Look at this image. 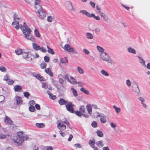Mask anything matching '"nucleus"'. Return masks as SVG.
<instances>
[{"label":"nucleus","instance_id":"f257e3e1","mask_svg":"<svg viewBox=\"0 0 150 150\" xmlns=\"http://www.w3.org/2000/svg\"><path fill=\"white\" fill-rule=\"evenodd\" d=\"M21 29L22 30L25 37L27 39L32 42L35 41L34 38L31 35H30L31 32V29L27 25L26 23H23V27L21 25Z\"/></svg>","mask_w":150,"mask_h":150},{"label":"nucleus","instance_id":"f03ea898","mask_svg":"<svg viewBox=\"0 0 150 150\" xmlns=\"http://www.w3.org/2000/svg\"><path fill=\"white\" fill-rule=\"evenodd\" d=\"M27 135H23L22 132H19L18 133L17 136L13 137V140L17 146H21L24 140L27 139Z\"/></svg>","mask_w":150,"mask_h":150},{"label":"nucleus","instance_id":"7ed1b4c3","mask_svg":"<svg viewBox=\"0 0 150 150\" xmlns=\"http://www.w3.org/2000/svg\"><path fill=\"white\" fill-rule=\"evenodd\" d=\"M100 56L102 59L105 61L107 62L108 63L113 64H115L114 62L111 59L110 56L106 52H104L100 54Z\"/></svg>","mask_w":150,"mask_h":150},{"label":"nucleus","instance_id":"20e7f679","mask_svg":"<svg viewBox=\"0 0 150 150\" xmlns=\"http://www.w3.org/2000/svg\"><path fill=\"white\" fill-rule=\"evenodd\" d=\"M80 12L82 13L83 14L85 15L88 17H93L97 21H99L100 20V17L98 16H96L93 13L90 14L85 10H81L80 11Z\"/></svg>","mask_w":150,"mask_h":150},{"label":"nucleus","instance_id":"39448f33","mask_svg":"<svg viewBox=\"0 0 150 150\" xmlns=\"http://www.w3.org/2000/svg\"><path fill=\"white\" fill-rule=\"evenodd\" d=\"M85 111V108L84 106L82 105L81 106L79 109V111H76L75 113L76 115L79 117H81L82 115L83 116L85 117H88L89 116L88 115H86L84 114Z\"/></svg>","mask_w":150,"mask_h":150},{"label":"nucleus","instance_id":"423d86ee","mask_svg":"<svg viewBox=\"0 0 150 150\" xmlns=\"http://www.w3.org/2000/svg\"><path fill=\"white\" fill-rule=\"evenodd\" d=\"M35 11L37 12L38 16L40 18L43 19L46 17L45 13L42 7L41 8L36 9Z\"/></svg>","mask_w":150,"mask_h":150},{"label":"nucleus","instance_id":"0eeeda50","mask_svg":"<svg viewBox=\"0 0 150 150\" xmlns=\"http://www.w3.org/2000/svg\"><path fill=\"white\" fill-rule=\"evenodd\" d=\"M64 49L70 52H73L74 54H77L78 52L75 51L73 48L71 47L69 45L66 44L64 46Z\"/></svg>","mask_w":150,"mask_h":150},{"label":"nucleus","instance_id":"6e6552de","mask_svg":"<svg viewBox=\"0 0 150 150\" xmlns=\"http://www.w3.org/2000/svg\"><path fill=\"white\" fill-rule=\"evenodd\" d=\"M14 101L16 102V105H20L22 104L23 100L21 97L16 96L14 98Z\"/></svg>","mask_w":150,"mask_h":150},{"label":"nucleus","instance_id":"1a4fd4ad","mask_svg":"<svg viewBox=\"0 0 150 150\" xmlns=\"http://www.w3.org/2000/svg\"><path fill=\"white\" fill-rule=\"evenodd\" d=\"M74 105L71 102L68 103L66 105V107L67 110L73 113L74 112V110L73 107Z\"/></svg>","mask_w":150,"mask_h":150},{"label":"nucleus","instance_id":"9d476101","mask_svg":"<svg viewBox=\"0 0 150 150\" xmlns=\"http://www.w3.org/2000/svg\"><path fill=\"white\" fill-rule=\"evenodd\" d=\"M57 127L60 130L64 131L66 129V126L63 124L62 122L58 123L57 124Z\"/></svg>","mask_w":150,"mask_h":150},{"label":"nucleus","instance_id":"9b49d317","mask_svg":"<svg viewBox=\"0 0 150 150\" xmlns=\"http://www.w3.org/2000/svg\"><path fill=\"white\" fill-rule=\"evenodd\" d=\"M137 57L139 59V63L143 67H146V65L145 64V61L143 58L139 56H137Z\"/></svg>","mask_w":150,"mask_h":150},{"label":"nucleus","instance_id":"f8f14e48","mask_svg":"<svg viewBox=\"0 0 150 150\" xmlns=\"http://www.w3.org/2000/svg\"><path fill=\"white\" fill-rule=\"evenodd\" d=\"M66 5L67 8L70 10L75 11V8L69 2H67L66 3Z\"/></svg>","mask_w":150,"mask_h":150},{"label":"nucleus","instance_id":"ddd939ff","mask_svg":"<svg viewBox=\"0 0 150 150\" xmlns=\"http://www.w3.org/2000/svg\"><path fill=\"white\" fill-rule=\"evenodd\" d=\"M5 122L6 123L10 125H13V122L11 120L10 118L6 116L4 119Z\"/></svg>","mask_w":150,"mask_h":150},{"label":"nucleus","instance_id":"4468645a","mask_svg":"<svg viewBox=\"0 0 150 150\" xmlns=\"http://www.w3.org/2000/svg\"><path fill=\"white\" fill-rule=\"evenodd\" d=\"M19 21H14L12 23V25L14 27L16 28V30L18 29L19 27H20V28H21V25L23 27L22 25H19Z\"/></svg>","mask_w":150,"mask_h":150},{"label":"nucleus","instance_id":"2eb2a0df","mask_svg":"<svg viewBox=\"0 0 150 150\" xmlns=\"http://www.w3.org/2000/svg\"><path fill=\"white\" fill-rule=\"evenodd\" d=\"M40 2V0H35V9L41 8L42 7L39 4Z\"/></svg>","mask_w":150,"mask_h":150},{"label":"nucleus","instance_id":"dca6fc26","mask_svg":"<svg viewBox=\"0 0 150 150\" xmlns=\"http://www.w3.org/2000/svg\"><path fill=\"white\" fill-rule=\"evenodd\" d=\"M127 50L129 53L134 54H135L137 53L136 50L131 47H129L127 48Z\"/></svg>","mask_w":150,"mask_h":150},{"label":"nucleus","instance_id":"f3484780","mask_svg":"<svg viewBox=\"0 0 150 150\" xmlns=\"http://www.w3.org/2000/svg\"><path fill=\"white\" fill-rule=\"evenodd\" d=\"M100 15L103 18L104 21L107 22L109 20V18L108 16L103 13H101V14Z\"/></svg>","mask_w":150,"mask_h":150},{"label":"nucleus","instance_id":"a211bd4d","mask_svg":"<svg viewBox=\"0 0 150 150\" xmlns=\"http://www.w3.org/2000/svg\"><path fill=\"white\" fill-rule=\"evenodd\" d=\"M33 75L36 78H37V79L39 80H40L41 81H43L44 78L43 77L41 76L39 74H38L36 73H34L33 74Z\"/></svg>","mask_w":150,"mask_h":150},{"label":"nucleus","instance_id":"6ab92c4d","mask_svg":"<svg viewBox=\"0 0 150 150\" xmlns=\"http://www.w3.org/2000/svg\"><path fill=\"white\" fill-rule=\"evenodd\" d=\"M134 83L136 85L137 87H136L135 88L133 89V91L134 92L136 93L137 94H139L140 93V91L137 82H134Z\"/></svg>","mask_w":150,"mask_h":150},{"label":"nucleus","instance_id":"aec40b11","mask_svg":"<svg viewBox=\"0 0 150 150\" xmlns=\"http://www.w3.org/2000/svg\"><path fill=\"white\" fill-rule=\"evenodd\" d=\"M14 89L15 91L21 92L22 91V87L21 86L17 85L14 87Z\"/></svg>","mask_w":150,"mask_h":150},{"label":"nucleus","instance_id":"412c9836","mask_svg":"<svg viewBox=\"0 0 150 150\" xmlns=\"http://www.w3.org/2000/svg\"><path fill=\"white\" fill-rule=\"evenodd\" d=\"M29 53V52L28 51L23 50V52L22 54H23V58H26L28 57V54Z\"/></svg>","mask_w":150,"mask_h":150},{"label":"nucleus","instance_id":"4be33fe9","mask_svg":"<svg viewBox=\"0 0 150 150\" xmlns=\"http://www.w3.org/2000/svg\"><path fill=\"white\" fill-rule=\"evenodd\" d=\"M103 141L102 140H100L99 141L97 142L96 143V144L99 147H102L104 146V144L103 143Z\"/></svg>","mask_w":150,"mask_h":150},{"label":"nucleus","instance_id":"5701e85b","mask_svg":"<svg viewBox=\"0 0 150 150\" xmlns=\"http://www.w3.org/2000/svg\"><path fill=\"white\" fill-rule=\"evenodd\" d=\"M45 71L46 73L48 74L51 76L52 77L53 76V74L51 71L50 69L49 68L46 69H45Z\"/></svg>","mask_w":150,"mask_h":150},{"label":"nucleus","instance_id":"b1692460","mask_svg":"<svg viewBox=\"0 0 150 150\" xmlns=\"http://www.w3.org/2000/svg\"><path fill=\"white\" fill-rule=\"evenodd\" d=\"M59 103L61 105H64L68 102L67 100H65L63 98H60L58 101Z\"/></svg>","mask_w":150,"mask_h":150},{"label":"nucleus","instance_id":"393cba45","mask_svg":"<svg viewBox=\"0 0 150 150\" xmlns=\"http://www.w3.org/2000/svg\"><path fill=\"white\" fill-rule=\"evenodd\" d=\"M86 109L88 113L91 115L92 113V108L90 105H87Z\"/></svg>","mask_w":150,"mask_h":150},{"label":"nucleus","instance_id":"a878e982","mask_svg":"<svg viewBox=\"0 0 150 150\" xmlns=\"http://www.w3.org/2000/svg\"><path fill=\"white\" fill-rule=\"evenodd\" d=\"M70 79L72 81H71L70 80V81H69V82L73 84H75L77 83V82L76 81L75 79L72 76H70Z\"/></svg>","mask_w":150,"mask_h":150},{"label":"nucleus","instance_id":"bb28decb","mask_svg":"<svg viewBox=\"0 0 150 150\" xmlns=\"http://www.w3.org/2000/svg\"><path fill=\"white\" fill-rule=\"evenodd\" d=\"M113 108L115 109V112L117 114H118L121 111V109L117 107L116 105H114L113 106Z\"/></svg>","mask_w":150,"mask_h":150},{"label":"nucleus","instance_id":"cd10ccee","mask_svg":"<svg viewBox=\"0 0 150 150\" xmlns=\"http://www.w3.org/2000/svg\"><path fill=\"white\" fill-rule=\"evenodd\" d=\"M80 90L81 92L86 95H88L89 93V91L83 87L81 88L80 89Z\"/></svg>","mask_w":150,"mask_h":150},{"label":"nucleus","instance_id":"c85d7f7f","mask_svg":"<svg viewBox=\"0 0 150 150\" xmlns=\"http://www.w3.org/2000/svg\"><path fill=\"white\" fill-rule=\"evenodd\" d=\"M86 38L88 39H93V37L92 34L89 33H87L86 34Z\"/></svg>","mask_w":150,"mask_h":150},{"label":"nucleus","instance_id":"c756f323","mask_svg":"<svg viewBox=\"0 0 150 150\" xmlns=\"http://www.w3.org/2000/svg\"><path fill=\"white\" fill-rule=\"evenodd\" d=\"M101 73L104 76L108 77L109 76V74L105 70L103 69L101 71Z\"/></svg>","mask_w":150,"mask_h":150},{"label":"nucleus","instance_id":"7c9ffc66","mask_svg":"<svg viewBox=\"0 0 150 150\" xmlns=\"http://www.w3.org/2000/svg\"><path fill=\"white\" fill-rule=\"evenodd\" d=\"M96 48L101 53L104 52L105 50L102 47L98 45L97 46Z\"/></svg>","mask_w":150,"mask_h":150},{"label":"nucleus","instance_id":"2f4dec72","mask_svg":"<svg viewBox=\"0 0 150 150\" xmlns=\"http://www.w3.org/2000/svg\"><path fill=\"white\" fill-rule=\"evenodd\" d=\"M71 90L72 91V92L73 93V96L75 97H76L78 96V93H77V92L73 88H71Z\"/></svg>","mask_w":150,"mask_h":150},{"label":"nucleus","instance_id":"473e14b6","mask_svg":"<svg viewBox=\"0 0 150 150\" xmlns=\"http://www.w3.org/2000/svg\"><path fill=\"white\" fill-rule=\"evenodd\" d=\"M36 126L39 128H43L45 127L44 124L43 123H36L35 124Z\"/></svg>","mask_w":150,"mask_h":150},{"label":"nucleus","instance_id":"72a5a7b5","mask_svg":"<svg viewBox=\"0 0 150 150\" xmlns=\"http://www.w3.org/2000/svg\"><path fill=\"white\" fill-rule=\"evenodd\" d=\"M33 46L34 49L36 50H38L40 47L39 45H38L36 43H33Z\"/></svg>","mask_w":150,"mask_h":150},{"label":"nucleus","instance_id":"f704fd0d","mask_svg":"<svg viewBox=\"0 0 150 150\" xmlns=\"http://www.w3.org/2000/svg\"><path fill=\"white\" fill-rule=\"evenodd\" d=\"M106 116L105 115L103 116V117H101L100 119V121L101 123H105L106 122Z\"/></svg>","mask_w":150,"mask_h":150},{"label":"nucleus","instance_id":"c9c22d12","mask_svg":"<svg viewBox=\"0 0 150 150\" xmlns=\"http://www.w3.org/2000/svg\"><path fill=\"white\" fill-rule=\"evenodd\" d=\"M48 49L47 52L49 53H50L52 54H54V50L51 48H50L48 46H47Z\"/></svg>","mask_w":150,"mask_h":150},{"label":"nucleus","instance_id":"e433bc0d","mask_svg":"<svg viewBox=\"0 0 150 150\" xmlns=\"http://www.w3.org/2000/svg\"><path fill=\"white\" fill-rule=\"evenodd\" d=\"M23 52V50H22L21 49H18L15 51V52L18 55H19L22 54Z\"/></svg>","mask_w":150,"mask_h":150},{"label":"nucleus","instance_id":"4c0bfd02","mask_svg":"<svg viewBox=\"0 0 150 150\" xmlns=\"http://www.w3.org/2000/svg\"><path fill=\"white\" fill-rule=\"evenodd\" d=\"M96 7V10L97 11H96V12L97 13H99L100 15H101V13H103L101 11V8L98 6V5H97Z\"/></svg>","mask_w":150,"mask_h":150},{"label":"nucleus","instance_id":"58836bf2","mask_svg":"<svg viewBox=\"0 0 150 150\" xmlns=\"http://www.w3.org/2000/svg\"><path fill=\"white\" fill-rule=\"evenodd\" d=\"M96 134L97 135L100 137H102L103 136V132L100 130H98L96 132Z\"/></svg>","mask_w":150,"mask_h":150},{"label":"nucleus","instance_id":"ea45409f","mask_svg":"<svg viewBox=\"0 0 150 150\" xmlns=\"http://www.w3.org/2000/svg\"><path fill=\"white\" fill-rule=\"evenodd\" d=\"M77 70L79 73L81 74H83L84 72V71L82 69L81 67H78L77 68Z\"/></svg>","mask_w":150,"mask_h":150},{"label":"nucleus","instance_id":"a19ab883","mask_svg":"<svg viewBox=\"0 0 150 150\" xmlns=\"http://www.w3.org/2000/svg\"><path fill=\"white\" fill-rule=\"evenodd\" d=\"M95 142V141H94L93 140H90L89 141V144L90 145V146L92 147H94Z\"/></svg>","mask_w":150,"mask_h":150},{"label":"nucleus","instance_id":"79ce46f5","mask_svg":"<svg viewBox=\"0 0 150 150\" xmlns=\"http://www.w3.org/2000/svg\"><path fill=\"white\" fill-rule=\"evenodd\" d=\"M42 87L45 89H47L48 88V86L46 83H43L42 84Z\"/></svg>","mask_w":150,"mask_h":150},{"label":"nucleus","instance_id":"37998d69","mask_svg":"<svg viewBox=\"0 0 150 150\" xmlns=\"http://www.w3.org/2000/svg\"><path fill=\"white\" fill-rule=\"evenodd\" d=\"M34 33L35 35L37 37H40V35L38 31L36 29L34 30Z\"/></svg>","mask_w":150,"mask_h":150},{"label":"nucleus","instance_id":"c03bdc74","mask_svg":"<svg viewBox=\"0 0 150 150\" xmlns=\"http://www.w3.org/2000/svg\"><path fill=\"white\" fill-rule=\"evenodd\" d=\"M6 137V135L4 134L0 133V139H5Z\"/></svg>","mask_w":150,"mask_h":150},{"label":"nucleus","instance_id":"a18cd8bd","mask_svg":"<svg viewBox=\"0 0 150 150\" xmlns=\"http://www.w3.org/2000/svg\"><path fill=\"white\" fill-rule=\"evenodd\" d=\"M46 67V64L44 62H43L40 64V67L41 68L44 69Z\"/></svg>","mask_w":150,"mask_h":150},{"label":"nucleus","instance_id":"49530a36","mask_svg":"<svg viewBox=\"0 0 150 150\" xmlns=\"http://www.w3.org/2000/svg\"><path fill=\"white\" fill-rule=\"evenodd\" d=\"M45 150H53V148L52 146H47L45 148Z\"/></svg>","mask_w":150,"mask_h":150},{"label":"nucleus","instance_id":"de8ad7c7","mask_svg":"<svg viewBox=\"0 0 150 150\" xmlns=\"http://www.w3.org/2000/svg\"><path fill=\"white\" fill-rule=\"evenodd\" d=\"M97 123L95 121H93L92 122L91 125L93 127H97Z\"/></svg>","mask_w":150,"mask_h":150},{"label":"nucleus","instance_id":"09e8293b","mask_svg":"<svg viewBox=\"0 0 150 150\" xmlns=\"http://www.w3.org/2000/svg\"><path fill=\"white\" fill-rule=\"evenodd\" d=\"M131 82L129 79L126 80V84L128 87H130L131 86Z\"/></svg>","mask_w":150,"mask_h":150},{"label":"nucleus","instance_id":"8fccbe9b","mask_svg":"<svg viewBox=\"0 0 150 150\" xmlns=\"http://www.w3.org/2000/svg\"><path fill=\"white\" fill-rule=\"evenodd\" d=\"M29 110L31 112H34L35 109V107L33 106H30L29 107Z\"/></svg>","mask_w":150,"mask_h":150},{"label":"nucleus","instance_id":"3c124183","mask_svg":"<svg viewBox=\"0 0 150 150\" xmlns=\"http://www.w3.org/2000/svg\"><path fill=\"white\" fill-rule=\"evenodd\" d=\"M63 77L64 78L66 79L69 82V81H70V79L69 78V76L67 74H65Z\"/></svg>","mask_w":150,"mask_h":150},{"label":"nucleus","instance_id":"603ef678","mask_svg":"<svg viewBox=\"0 0 150 150\" xmlns=\"http://www.w3.org/2000/svg\"><path fill=\"white\" fill-rule=\"evenodd\" d=\"M17 15L16 14H15L14 16L13 20L14 21H18L19 18L17 17Z\"/></svg>","mask_w":150,"mask_h":150},{"label":"nucleus","instance_id":"864d4df0","mask_svg":"<svg viewBox=\"0 0 150 150\" xmlns=\"http://www.w3.org/2000/svg\"><path fill=\"white\" fill-rule=\"evenodd\" d=\"M30 94L28 92H25L24 93V96L25 97H26L27 98H28L29 96H30Z\"/></svg>","mask_w":150,"mask_h":150},{"label":"nucleus","instance_id":"5fc2aeb1","mask_svg":"<svg viewBox=\"0 0 150 150\" xmlns=\"http://www.w3.org/2000/svg\"><path fill=\"white\" fill-rule=\"evenodd\" d=\"M50 98L53 100L55 99L56 98V96L54 95L53 94H52L49 96Z\"/></svg>","mask_w":150,"mask_h":150},{"label":"nucleus","instance_id":"6e6d98bb","mask_svg":"<svg viewBox=\"0 0 150 150\" xmlns=\"http://www.w3.org/2000/svg\"><path fill=\"white\" fill-rule=\"evenodd\" d=\"M6 68L3 66L0 67V70L2 72H4L6 70Z\"/></svg>","mask_w":150,"mask_h":150},{"label":"nucleus","instance_id":"4d7b16f0","mask_svg":"<svg viewBox=\"0 0 150 150\" xmlns=\"http://www.w3.org/2000/svg\"><path fill=\"white\" fill-rule=\"evenodd\" d=\"M39 50L43 52H46V50L44 47H40Z\"/></svg>","mask_w":150,"mask_h":150},{"label":"nucleus","instance_id":"13d9d810","mask_svg":"<svg viewBox=\"0 0 150 150\" xmlns=\"http://www.w3.org/2000/svg\"><path fill=\"white\" fill-rule=\"evenodd\" d=\"M5 99L3 95H0V102H3Z\"/></svg>","mask_w":150,"mask_h":150},{"label":"nucleus","instance_id":"bf43d9fd","mask_svg":"<svg viewBox=\"0 0 150 150\" xmlns=\"http://www.w3.org/2000/svg\"><path fill=\"white\" fill-rule=\"evenodd\" d=\"M50 60V58L49 57L45 56L44 57V60L46 62H48Z\"/></svg>","mask_w":150,"mask_h":150},{"label":"nucleus","instance_id":"052dcab7","mask_svg":"<svg viewBox=\"0 0 150 150\" xmlns=\"http://www.w3.org/2000/svg\"><path fill=\"white\" fill-rule=\"evenodd\" d=\"M36 108L38 110H40V106L38 104H36L35 106Z\"/></svg>","mask_w":150,"mask_h":150},{"label":"nucleus","instance_id":"680f3d73","mask_svg":"<svg viewBox=\"0 0 150 150\" xmlns=\"http://www.w3.org/2000/svg\"><path fill=\"white\" fill-rule=\"evenodd\" d=\"M29 103L30 106H33L35 103V101L34 100H31L29 101Z\"/></svg>","mask_w":150,"mask_h":150},{"label":"nucleus","instance_id":"e2e57ef3","mask_svg":"<svg viewBox=\"0 0 150 150\" xmlns=\"http://www.w3.org/2000/svg\"><path fill=\"white\" fill-rule=\"evenodd\" d=\"M52 18L50 16H49L47 18V21L49 22H51L52 21Z\"/></svg>","mask_w":150,"mask_h":150},{"label":"nucleus","instance_id":"0e129e2a","mask_svg":"<svg viewBox=\"0 0 150 150\" xmlns=\"http://www.w3.org/2000/svg\"><path fill=\"white\" fill-rule=\"evenodd\" d=\"M138 99L140 101H141V103H144V100H145L143 98L141 97H139L138 98Z\"/></svg>","mask_w":150,"mask_h":150},{"label":"nucleus","instance_id":"69168bd1","mask_svg":"<svg viewBox=\"0 0 150 150\" xmlns=\"http://www.w3.org/2000/svg\"><path fill=\"white\" fill-rule=\"evenodd\" d=\"M90 4L93 8H94L95 7V4L94 3L91 1L90 2Z\"/></svg>","mask_w":150,"mask_h":150},{"label":"nucleus","instance_id":"338daca9","mask_svg":"<svg viewBox=\"0 0 150 150\" xmlns=\"http://www.w3.org/2000/svg\"><path fill=\"white\" fill-rule=\"evenodd\" d=\"M111 126L113 128H115L116 127V125L115 124H114L113 122H111L110 124Z\"/></svg>","mask_w":150,"mask_h":150},{"label":"nucleus","instance_id":"774afa93","mask_svg":"<svg viewBox=\"0 0 150 150\" xmlns=\"http://www.w3.org/2000/svg\"><path fill=\"white\" fill-rule=\"evenodd\" d=\"M83 51L84 52L87 54H89L90 52H89L87 49H84L83 50Z\"/></svg>","mask_w":150,"mask_h":150}]
</instances>
